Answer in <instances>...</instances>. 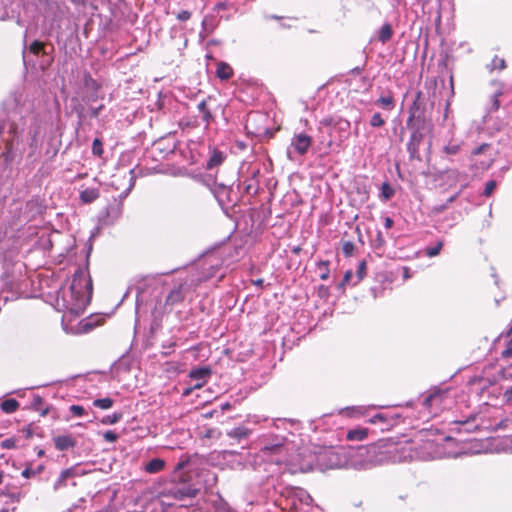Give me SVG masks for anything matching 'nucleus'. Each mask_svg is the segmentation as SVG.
<instances>
[{"label": "nucleus", "mask_w": 512, "mask_h": 512, "mask_svg": "<svg viewBox=\"0 0 512 512\" xmlns=\"http://www.w3.org/2000/svg\"><path fill=\"white\" fill-rule=\"evenodd\" d=\"M92 295V280L83 270L75 272L72 282L67 289H62L57 298L59 311L65 314L79 316L90 302Z\"/></svg>", "instance_id": "1"}, {"label": "nucleus", "mask_w": 512, "mask_h": 512, "mask_svg": "<svg viewBox=\"0 0 512 512\" xmlns=\"http://www.w3.org/2000/svg\"><path fill=\"white\" fill-rule=\"evenodd\" d=\"M259 455L263 460L270 463L289 466L292 472H308L312 470L315 459L314 455H306L305 452L290 454L289 447L283 437H275L273 440L265 443Z\"/></svg>", "instance_id": "2"}, {"label": "nucleus", "mask_w": 512, "mask_h": 512, "mask_svg": "<svg viewBox=\"0 0 512 512\" xmlns=\"http://www.w3.org/2000/svg\"><path fill=\"white\" fill-rule=\"evenodd\" d=\"M313 139L304 132L295 133L291 138L290 145L287 147V158L296 160L298 157L304 156L311 147Z\"/></svg>", "instance_id": "3"}, {"label": "nucleus", "mask_w": 512, "mask_h": 512, "mask_svg": "<svg viewBox=\"0 0 512 512\" xmlns=\"http://www.w3.org/2000/svg\"><path fill=\"white\" fill-rule=\"evenodd\" d=\"M420 93H418L416 100L409 108V117L407 119V128L411 130V141L419 143L422 140V133L420 132L419 125L421 123L420 116L417 114L419 110L418 99Z\"/></svg>", "instance_id": "4"}, {"label": "nucleus", "mask_w": 512, "mask_h": 512, "mask_svg": "<svg viewBox=\"0 0 512 512\" xmlns=\"http://www.w3.org/2000/svg\"><path fill=\"white\" fill-rule=\"evenodd\" d=\"M448 390H440L434 389L431 393L424 399V406L427 408H435V412L440 409L446 407V401L448 399Z\"/></svg>", "instance_id": "5"}, {"label": "nucleus", "mask_w": 512, "mask_h": 512, "mask_svg": "<svg viewBox=\"0 0 512 512\" xmlns=\"http://www.w3.org/2000/svg\"><path fill=\"white\" fill-rule=\"evenodd\" d=\"M197 490L188 485H174L168 490V496L173 497L175 500L182 501L186 498H194Z\"/></svg>", "instance_id": "6"}, {"label": "nucleus", "mask_w": 512, "mask_h": 512, "mask_svg": "<svg viewBox=\"0 0 512 512\" xmlns=\"http://www.w3.org/2000/svg\"><path fill=\"white\" fill-rule=\"evenodd\" d=\"M210 375H211V370L208 367L196 368V369L191 370L189 373L190 378L195 381V384H194L195 389L202 388L206 384Z\"/></svg>", "instance_id": "7"}, {"label": "nucleus", "mask_w": 512, "mask_h": 512, "mask_svg": "<svg viewBox=\"0 0 512 512\" xmlns=\"http://www.w3.org/2000/svg\"><path fill=\"white\" fill-rule=\"evenodd\" d=\"M226 159V154L222 151H219L215 148L210 150L209 159L206 162V169L212 170L218 166H220L224 160Z\"/></svg>", "instance_id": "8"}, {"label": "nucleus", "mask_w": 512, "mask_h": 512, "mask_svg": "<svg viewBox=\"0 0 512 512\" xmlns=\"http://www.w3.org/2000/svg\"><path fill=\"white\" fill-rule=\"evenodd\" d=\"M197 109L199 112V116L204 123L205 128L207 129L210 125V123L213 120V115L211 113V110L207 106V101L202 100L197 104Z\"/></svg>", "instance_id": "9"}, {"label": "nucleus", "mask_w": 512, "mask_h": 512, "mask_svg": "<svg viewBox=\"0 0 512 512\" xmlns=\"http://www.w3.org/2000/svg\"><path fill=\"white\" fill-rule=\"evenodd\" d=\"M456 424H459L461 428L460 430H464L466 432H474L478 429L479 423H477V416L471 415L465 420H457L455 421Z\"/></svg>", "instance_id": "10"}, {"label": "nucleus", "mask_w": 512, "mask_h": 512, "mask_svg": "<svg viewBox=\"0 0 512 512\" xmlns=\"http://www.w3.org/2000/svg\"><path fill=\"white\" fill-rule=\"evenodd\" d=\"M56 449L60 451L67 450L68 448L74 447L75 441L72 437L67 435L58 436L54 439Z\"/></svg>", "instance_id": "11"}, {"label": "nucleus", "mask_w": 512, "mask_h": 512, "mask_svg": "<svg viewBox=\"0 0 512 512\" xmlns=\"http://www.w3.org/2000/svg\"><path fill=\"white\" fill-rule=\"evenodd\" d=\"M183 298H184V294H183L182 285H179L170 291V293L168 294V296L166 298V304L174 305L176 303L181 302L183 300Z\"/></svg>", "instance_id": "12"}, {"label": "nucleus", "mask_w": 512, "mask_h": 512, "mask_svg": "<svg viewBox=\"0 0 512 512\" xmlns=\"http://www.w3.org/2000/svg\"><path fill=\"white\" fill-rule=\"evenodd\" d=\"M99 190L96 188H86L80 193V199L83 203H92L99 197Z\"/></svg>", "instance_id": "13"}, {"label": "nucleus", "mask_w": 512, "mask_h": 512, "mask_svg": "<svg viewBox=\"0 0 512 512\" xmlns=\"http://www.w3.org/2000/svg\"><path fill=\"white\" fill-rule=\"evenodd\" d=\"M250 434H251V430L244 426H239V427L233 428L227 432V435L229 437L235 438L238 440L245 439V438L249 437Z\"/></svg>", "instance_id": "14"}, {"label": "nucleus", "mask_w": 512, "mask_h": 512, "mask_svg": "<svg viewBox=\"0 0 512 512\" xmlns=\"http://www.w3.org/2000/svg\"><path fill=\"white\" fill-rule=\"evenodd\" d=\"M368 435V429L366 428H356L349 430L347 432V439L350 441H362Z\"/></svg>", "instance_id": "15"}, {"label": "nucleus", "mask_w": 512, "mask_h": 512, "mask_svg": "<svg viewBox=\"0 0 512 512\" xmlns=\"http://www.w3.org/2000/svg\"><path fill=\"white\" fill-rule=\"evenodd\" d=\"M165 466V462L160 458H154L150 460L145 467V470L149 473L160 472Z\"/></svg>", "instance_id": "16"}, {"label": "nucleus", "mask_w": 512, "mask_h": 512, "mask_svg": "<svg viewBox=\"0 0 512 512\" xmlns=\"http://www.w3.org/2000/svg\"><path fill=\"white\" fill-rule=\"evenodd\" d=\"M19 406H20L19 402L12 398L4 400L0 404L1 410L8 414L14 413L19 408Z\"/></svg>", "instance_id": "17"}, {"label": "nucleus", "mask_w": 512, "mask_h": 512, "mask_svg": "<svg viewBox=\"0 0 512 512\" xmlns=\"http://www.w3.org/2000/svg\"><path fill=\"white\" fill-rule=\"evenodd\" d=\"M8 132L13 135V139L6 141V153L4 155L6 156V159L9 157V154L12 152L14 140L18 135V128L14 123H11L9 126Z\"/></svg>", "instance_id": "18"}, {"label": "nucleus", "mask_w": 512, "mask_h": 512, "mask_svg": "<svg viewBox=\"0 0 512 512\" xmlns=\"http://www.w3.org/2000/svg\"><path fill=\"white\" fill-rule=\"evenodd\" d=\"M392 37V29L389 24H385L381 27L379 32V40L382 43H386Z\"/></svg>", "instance_id": "19"}, {"label": "nucleus", "mask_w": 512, "mask_h": 512, "mask_svg": "<svg viewBox=\"0 0 512 512\" xmlns=\"http://www.w3.org/2000/svg\"><path fill=\"white\" fill-rule=\"evenodd\" d=\"M113 403L114 401L109 397L96 399L93 401V405L95 407L103 410L111 408L113 406Z\"/></svg>", "instance_id": "20"}, {"label": "nucleus", "mask_w": 512, "mask_h": 512, "mask_svg": "<svg viewBox=\"0 0 512 512\" xmlns=\"http://www.w3.org/2000/svg\"><path fill=\"white\" fill-rule=\"evenodd\" d=\"M232 74V71H231V68L224 64V63H221L218 68H217V76L221 79H228L230 78Z\"/></svg>", "instance_id": "21"}, {"label": "nucleus", "mask_w": 512, "mask_h": 512, "mask_svg": "<svg viewBox=\"0 0 512 512\" xmlns=\"http://www.w3.org/2000/svg\"><path fill=\"white\" fill-rule=\"evenodd\" d=\"M377 104L381 105L383 108L391 110L394 107V99L391 95L381 96L377 100Z\"/></svg>", "instance_id": "22"}, {"label": "nucleus", "mask_w": 512, "mask_h": 512, "mask_svg": "<svg viewBox=\"0 0 512 512\" xmlns=\"http://www.w3.org/2000/svg\"><path fill=\"white\" fill-rule=\"evenodd\" d=\"M366 262L361 261L358 264L357 272H356V280L353 282V285L358 284L366 275Z\"/></svg>", "instance_id": "23"}, {"label": "nucleus", "mask_w": 512, "mask_h": 512, "mask_svg": "<svg viewBox=\"0 0 512 512\" xmlns=\"http://www.w3.org/2000/svg\"><path fill=\"white\" fill-rule=\"evenodd\" d=\"M393 195L394 189L388 183H383L381 186V197L384 200H389Z\"/></svg>", "instance_id": "24"}, {"label": "nucleus", "mask_w": 512, "mask_h": 512, "mask_svg": "<svg viewBox=\"0 0 512 512\" xmlns=\"http://www.w3.org/2000/svg\"><path fill=\"white\" fill-rule=\"evenodd\" d=\"M92 152L96 156H102L103 154V144L100 139L95 138L92 143Z\"/></svg>", "instance_id": "25"}, {"label": "nucleus", "mask_w": 512, "mask_h": 512, "mask_svg": "<svg viewBox=\"0 0 512 512\" xmlns=\"http://www.w3.org/2000/svg\"><path fill=\"white\" fill-rule=\"evenodd\" d=\"M385 124V120L382 118L380 113H374L370 120L372 127H382Z\"/></svg>", "instance_id": "26"}, {"label": "nucleus", "mask_w": 512, "mask_h": 512, "mask_svg": "<svg viewBox=\"0 0 512 512\" xmlns=\"http://www.w3.org/2000/svg\"><path fill=\"white\" fill-rule=\"evenodd\" d=\"M443 247L442 242H438L435 246L426 248V255L429 257L437 256Z\"/></svg>", "instance_id": "27"}, {"label": "nucleus", "mask_w": 512, "mask_h": 512, "mask_svg": "<svg viewBox=\"0 0 512 512\" xmlns=\"http://www.w3.org/2000/svg\"><path fill=\"white\" fill-rule=\"evenodd\" d=\"M505 67H506L505 60L502 58H498L497 56L493 58V60L490 64L491 70H494V69L503 70Z\"/></svg>", "instance_id": "28"}, {"label": "nucleus", "mask_w": 512, "mask_h": 512, "mask_svg": "<svg viewBox=\"0 0 512 512\" xmlns=\"http://www.w3.org/2000/svg\"><path fill=\"white\" fill-rule=\"evenodd\" d=\"M73 475V471L71 469H66L61 472L55 486L56 488L63 485L65 480Z\"/></svg>", "instance_id": "29"}, {"label": "nucleus", "mask_w": 512, "mask_h": 512, "mask_svg": "<svg viewBox=\"0 0 512 512\" xmlns=\"http://www.w3.org/2000/svg\"><path fill=\"white\" fill-rule=\"evenodd\" d=\"M122 415L120 413H114L112 415H107L103 418L102 422L104 424H114L117 423L121 419Z\"/></svg>", "instance_id": "30"}, {"label": "nucleus", "mask_w": 512, "mask_h": 512, "mask_svg": "<svg viewBox=\"0 0 512 512\" xmlns=\"http://www.w3.org/2000/svg\"><path fill=\"white\" fill-rule=\"evenodd\" d=\"M16 442L17 440L13 437L6 438L1 442V447L3 449H14L17 447Z\"/></svg>", "instance_id": "31"}, {"label": "nucleus", "mask_w": 512, "mask_h": 512, "mask_svg": "<svg viewBox=\"0 0 512 512\" xmlns=\"http://www.w3.org/2000/svg\"><path fill=\"white\" fill-rule=\"evenodd\" d=\"M70 412L77 417L83 416L85 414V409L80 405H71Z\"/></svg>", "instance_id": "32"}, {"label": "nucleus", "mask_w": 512, "mask_h": 512, "mask_svg": "<svg viewBox=\"0 0 512 512\" xmlns=\"http://www.w3.org/2000/svg\"><path fill=\"white\" fill-rule=\"evenodd\" d=\"M495 188H496V182L494 180L488 181L485 185L483 194L485 196H490L493 193Z\"/></svg>", "instance_id": "33"}, {"label": "nucleus", "mask_w": 512, "mask_h": 512, "mask_svg": "<svg viewBox=\"0 0 512 512\" xmlns=\"http://www.w3.org/2000/svg\"><path fill=\"white\" fill-rule=\"evenodd\" d=\"M103 437H104V439L107 442H115L118 439V435L115 432L111 431V430L106 431L103 434Z\"/></svg>", "instance_id": "34"}, {"label": "nucleus", "mask_w": 512, "mask_h": 512, "mask_svg": "<svg viewBox=\"0 0 512 512\" xmlns=\"http://www.w3.org/2000/svg\"><path fill=\"white\" fill-rule=\"evenodd\" d=\"M444 150L447 154L454 155V154L458 153L459 146L456 144H449V145L445 146Z\"/></svg>", "instance_id": "35"}, {"label": "nucleus", "mask_w": 512, "mask_h": 512, "mask_svg": "<svg viewBox=\"0 0 512 512\" xmlns=\"http://www.w3.org/2000/svg\"><path fill=\"white\" fill-rule=\"evenodd\" d=\"M342 249L344 254L348 256L351 255V253L353 252L354 245L352 242L347 241L343 243Z\"/></svg>", "instance_id": "36"}, {"label": "nucleus", "mask_w": 512, "mask_h": 512, "mask_svg": "<svg viewBox=\"0 0 512 512\" xmlns=\"http://www.w3.org/2000/svg\"><path fill=\"white\" fill-rule=\"evenodd\" d=\"M43 49V44L39 41H34L31 45H30V51L37 54L39 53L41 50Z\"/></svg>", "instance_id": "37"}, {"label": "nucleus", "mask_w": 512, "mask_h": 512, "mask_svg": "<svg viewBox=\"0 0 512 512\" xmlns=\"http://www.w3.org/2000/svg\"><path fill=\"white\" fill-rule=\"evenodd\" d=\"M85 86L89 89L96 90L97 89V83L94 79H92L90 76L85 78Z\"/></svg>", "instance_id": "38"}, {"label": "nucleus", "mask_w": 512, "mask_h": 512, "mask_svg": "<svg viewBox=\"0 0 512 512\" xmlns=\"http://www.w3.org/2000/svg\"><path fill=\"white\" fill-rule=\"evenodd\" d=\"M190 17H191V13L187 10L180 11L177 14V19L180 21H187L188 19H190Z\"/></svg>", "instance_id": "39"}, {"label": "nucleus", "mask_w": 512, "mask_h": 512, "mask_svg": "<svg viewBox=\"0 0 512 512\" xmlns=\"http://www.w3.org/2000/svg\"><path fill=\"white\" fill-rule=\"evenodd\" d=\"M352 279H353L352 271H350V270L346 271L344 274L343 280H342V285L350 284L352 282Z\"/></svg>", "instance_id": "40"}, {"label": "nucleus", "mask_w": 512, "mask_h": 512, "mask_svg": "<svg viewBox=\"0 0 512 512\" xmlns=\"http://www.w3.org/2000/svg\"><path fill=\"white\" fill-rule=\"evenodd\" d=\"M215 512H236V511H234L233 509L228 507L226 504H221L216 507Z\"/></svg>", "instance_id": "41"}, {"label": "nucleus", "mask_w": 512, "mask_h": 512, "mask_svg": "<svg viewBox=\"0 0 512 512\" xmlns=\"http://www.w3.org/2000/svg\"><path fill=\"white\" fill-rule=\"evenodd\" d=\"M489 147L488 144L484 143L480 146H478L477 148H475L473 151H472V154L473 155H479L481 154L485 149H487Z\"/></svg>", "instance_id": "42"}, {"label": "nucleus", "mask_w": 512, "mask_h": 512, "mask_svg": "<svg viewBox=\"0 0 512 512\" xmlns=\"http://www.w3.org/2000/svg\"><path fill=\"white\" fill-rule=\"evenodd\" d=\"M504 399L507 401V402H510L512 400V386L509 387L505 392H504Z\"/></svg>", "instance_id": "43"}, {"label": "nucleus", "mask_w": 512, "mask_h": 512, "mask_svg": "<svg viewBox=\"0 0 512 512\" xmlns=\"http://www.w3.org/2000/svg\"><path fill=\"white\" fill-rule=\"evenodd\" d=\"M32 475H35V472L31 468H26L22 471V476L25 478H30Z\"/></svg>", "instance_id": "44"}, {"label": "nucleus", "mask_w": 512, "mask_h": 512, "mask_svg": "<svg viewBox=\"0 0 512 512\" xmlns=\"http://www.w3.org/2000/svg\"><path fill=\"white\" fill-rule=\"evenodd\" d=\"M394 221L390 217H386L384 220V226L386 229L392 228Z\"/></svg>", "instance_id": "45"}, {"label": "nucleus", "mask_w": 512, "mask_h": 512, "mask_svg": "<svg viewBox=\"0 0 512 512\" xmlns=\"http://www.w3.org/2000/svg\"><path fill=\"white\" fill-rule=\"evenodd\" d=\"M102 109H103V105H100L99 107H96V108H92L91 116L97 117Z\"/></svg>", "instance_id": "46"}, {"label": "nucleus", "mask_w": 512, "mask_h": 512, "mask_svg": "<svg viewBox=\"0 0 512 512\" xmlns=\"http://www.w3.org/2000/svg\"><path fill=\"white\" fill-rule=\"evenodd\" d=\"M502 356H503L504 358L512 357V347H508L507 349H505V350L502 352Z\"/></svg>", "instance_id": "47"}, {"label": "nucleus", "mask_w": 512, "mask_h": 512, "mask_svg": "<svg viewBox=\"0 0 512 512\" xmlns=\"http://www.w3.org/2000/svg\"><path fill=\"white\" fill-rule=\"evenodd\" d=\"M384 420V416L382 414H377L373 418H371V423H376L377 421Z\"/></svg>", "instance_id": "48"}, {"label": "nucleus", "mask_w": 512, "mask_h": 512, "mask_svg": "<svg viewBox=\"0 0 512 512\" xmlns=\"http://www.w3.org/2000/svg\"><path fill=\"white\" fill-rule=\"evenodd\" d=\"M284 424L286 423V419H275L273 420L272 424L273 426H275L276 428H279V424Z\"/></svg>", "instance_id": "49"}, {"label": "nucleus", "mask_w": 512, "mask_h": 512, "mask_svg": "<svg viewBox=\"0 0 512 512\" xmlns=\"http://www.w3.org/2000/svg\"><path fill=\"white\" fill-rule=\"evenodd\" d=\"M182 124L184 125V122H182ZM186 126H191V127H197L199 126L200 124L198 123V121L195 119L193 122H187L185 123Z\"/></svg>", "instance_id": "50"}, {"label": "nucleus", "mask_w": 512, "mask_h": 512, "mask_svg": "<svg viewBox=\"0 0 512 512\" xmlns=\"http://www.w3.org/2000/svg\"><path fill=\"white\" fill-rule=\"evenodd\" d=\"M83 327H84L85 332H87L93 328V326L89 322H85Z\"/></svg>", "instance_id": "51"}, {"label": "nucleus", "mask_w": 512, "mask_h": 512, "mask_svg": "<svg viewBox=\"0 0 512 512\" xmlns=\"http://www.w3.org/2000/svg\"><path fill=\"white\" fill-rule=\"evenodd\" d=\"M249 421L253 422V423H258L260 421V417L259 416L249 417Z\"/></svg>", "instance_id": "52"}, {"label": "nucleus", "mask_w": 512, "mask_h": 512, "mask_svg": "<svg viewBox=\"0 0 512 512\" xmlns=\"http://www.w3.org/2000/svg\"><path fill=\"white\" fill-rule=\"evenodd\" d=\"M267 19H275V20H279L281 19V17L277 16V15H270V16H267Z\"/></svg>", "instance_id": "53"}, {"label": "nucleus", "mask_w": 512, "mask_h": 512, "mask_svg": "<svg viewBox=\"0 0 512 512\" xmlns=\"http://www.w3.org/2000/svg\"><path fill=\"white\" fill-rule=\"evenodd\" d=\"M184 465H185V462H184V461L179 462V463L177 464V467H176V468H177V469H182V468L184 467Z\"/></svg>", "instance_id": "54"}, {"label": "nucleus", "mask_w": 512, "mask_h": 512, "mask_svg": "<svg viewBox=\"0 0 512 512\" xmlns=\"http://www.w3.org/2000/svg\"><path fill=\"white\" fill-rule=\"evenodd\" d=\"M220 188H221V190H222L223 192H228V191H229L228 187H227V186H225V185H221V186H220Z\"/></svg>", "instance_id": "55"}, {"label": "nucleus", "mask_w": 512, "mask_h": 512, "mask_svg": "<svg viewBox=\"0 0 512 512\" xmlns=\"http://www.w3.org/2000/svg\"><path fill=\"white\" fill-rule=\"evenodd\" d=\"M320 278H321L322 280H326V279L328 278V273H323V274L320 276Z\"/></svg>", "instance_id": "56"}, {"label": "nucleus", "mask_w": 512, "mask_h": 512, "mask_svg": "<svg viewBox=\"0 0 512 512\" xmlns=\"http://www.w3.org/2000/svg\"><path fill=\"white\" fill-rule=\"evenodd\" d=\"M377 448H378V446H377V445H373V446H371V447H370V450H372L373 452H375Z\"/></svg>", "instance_id": "57"}, {"label": "nucleus", "mask_w": 512, "mask_h": 512, "mask_svg": "<svg viewBox=\"0 0 512 512\" xmlns=\"http://www.w3.org/2000/svg\"><path fill=\"white\" fill-rule=\"evenodd\" d=\"M217 481V476L215 474H212V482L215 483Z\"/></svg>", "instance_id": "58"}, {"label": "nucleus", "mask_w": 512, "mask_h": 512, "mask_svg": "<svg viewBox=\"0 0 512 512\" xmlns=\"http://www.w3.org/2000/svg\"><path fill=\"white\" fill-rule=\"evenodd\" d=\"M509 449L512 452V436H511L510 443H509Z\"/></svg>", "instance_id": "59"}, {"label": "nucleus", "mask_w": 512, "mask_h": 512, "mask_svg": "<svg viewBox=\"0 0 512 512\" xmlns=\"http://www.w3.org/2000/svg\"><path fill=\"white\" fill-rule=\"evenodd\" d=\"M327 264H328V262H321V263H320V266H322V265H323V266H325V267H326V266H327Z\"/></svg>", "instance_id": "60"}, {"label": "nucleus", "mask_w": 512, "mask_h": 512, "mask_svg": "<svg viewBox=\"0 0 512 512\" xmlns=\"http://www.w3.org/2000/svg\"><path fill=\"white\" fill-rule=\"evenodd\" d=\"M96 99V96H91V98L89 100H95Z\"/></svg>", "instance_id": "61"}]
</instances>
